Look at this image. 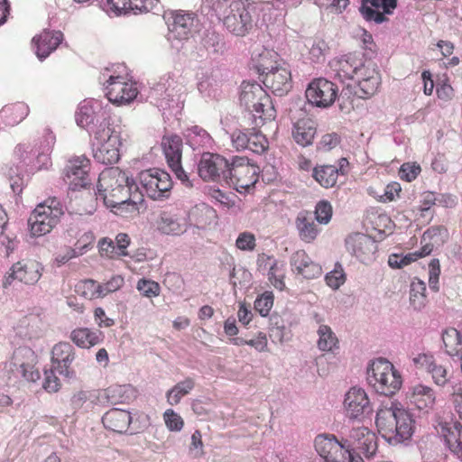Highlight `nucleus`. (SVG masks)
Returning <instances> with one entry per match:
<instances>
[{"label":"nucleus","instance_id":"1","mask_svg":"<svg viewBox=\"0 0 462 462\" xmlns=\"http://www.w3.org/2000/svg\"><path fill=\"white\" fill-rule=\"evenodd\" d=\"M97 189V198L107 208L116 209V214L138 213L143 201V194L134 180L117 167L106 169L99 174Z\"/></svg>","mask_w":462,"mask_h":462},{"label":"nucleus","instance_id":"2","mask_svg":"<svg viewBox=\"0 0 462 462\" xmlns=\"http://www.w3.org/2000/svg\"><path fill=\"white\" fill-rule=\"evenodd\" d=\"M414 420L410 411L392 405L378 410L375 424L382 436L391 444L408 440L414 432Z\"/></svg>","mask_w":462,"mask_h":462},{"label":"nucleus","instance_id":"3","mask_svg":"<svg viewBox=\"0 0 462 462\" xmlns=\"http://www.w3.org/2000/svg\"><path fill=\"white\" fill-rule=\"evenodd\" d=\"M240 105L249 111L256 126L276 117V110L271 97L256 81H243L239 95Z\"/></svg>","mask_w":462,"mask_h":462},{"label":"nucleus","instance_id":"4","mask_svg":"<svg viewBox=\"0 0 462 462\" xmlns=\"http://www.w3.org/2000/svg\"><path fill=\"white\" fill-rule=\"evenodd\" d=\"M224 5L228 7L227 14H223V23L227 31L236 36L244 37L247 35L254 27L252 13L255 6L249 0H233L218 3L214 7L217 14H221Z\"/></svg>","mask_w":462,"mask_h":462},{"label":"nucleus","instance_id":"5","mask_svg":"<svg viewBox=\"0 0 462 462\" xmlns=\"http://www.w3.org/2000/svg\"><path fill=\"white\" fill-rule=\"evenodd\" d=\"M91 141L95 160L103 164H113L118 162L120 140L116 132L110 127L106 120H103L92 131Z\"/></svg>","mask_w":462,"mask_h":462},{"label":"nucleus","instance_id":"6","mask_svg":"<svg viewBox=\"0 0 462 462\" xmlns=\"http://www.w3.org/2000/svg\"><path fill=\"white\" fill-rule=\"evenodd\" d=\"M368 381L376 393L392 396L402 385V377L394 365L385 358L373 361L368 371Z\"/></svg>","mask_w":462,"mask_h":462},{"label":"nucleus","instance_id":"7","mask_svg":"<svg viewBox=\"0 0 462 462\" xmlns=\"http://www.w3.org/2000/svg\"><path fill=\"white\" fill-rule=\"evenodd\" d=\"M63 214L60 201L55 197L48 198L36 206L28 219L31 234L33 236H42L50 233Z\"/></svg>","mask_w":462,"mask_h":462},{"label":"nucleus","instance_id":"8","mask_svg":"<svg viewBox=\"0 0 462 462\" xmlns=\"http://www.w3.org/2000/svg\"><path fill=\"white\" fill-rule=\"evenodd\" d=\"M36 364L37 356L32 349L27 346L18 347L14 351L11 360L5 364L8 378L14 381L36 382L40 379Z\"/></svg>","mask_w":462,"mask_h":462},{"label":"nucleus","instance_id":"9","mask_svg":"<svg viewBox=\"0 0 462 462\" xmlns=\"http://www.w3.org/2000/svg\"><path fill=\"white\" fill-rule=\"evenodd\" d=\"M259 167L245 157H235L228 165L226 180L240 193L248 191L257 182Z\"/></svg>","mask_w":462,"mask_h":462},{"label":"nucleus","instance_id":"10","mask_svg":"<svg viewBox=\"0 0 462 462\" xmlns=\"http://www.w3.org/2000/svg\"><path fill=\"white\" fill-rule=\"evenodd\" d=\"M314 446L325 462H365L360 456L352 453L331 434L318 435Z\"/></svg>","mask_w":462,"mask_h":462},{"label":"nucleus","instance_id":"11","mask_svg":"<svg viewBox=\"0 0 462 462\" xmlns=\"http://www.w3.org/2000/svg\"><path fill=\"white\" fill-rule=\"evenodd\" d=\"M139 181L152 199H163L171 194L172 180L165 171L155 168L143 171L139 174Z\"/></svg>","mask_w":462,"mask_h":462},{"label":"nucleus","instance_id":"12","mask_svg":"<svg viewBox=\"0 0 462 462\" xmlns=\"http://www.w3.org/2000/svg\"><path fill=\"white\" fill-rule=\"evenodd\" d=\"M338 93L337 86L327 79H314L308 86L305 95L308 101L317 107L331 106Z\"/></svg>","mask_w":462,"mask_h":462},{"label":"nucleus","instance_id":"13","mask_svg":"<svg viewBox=\"0 0 462 462\" xmlns=\"http://www.w3.org/2000/svg\"><path fill=\"white\" fill-rule=\"evenodd\" d=\"M447 236L448 230L443 226H431L428 228L420 238V249L400 256L402 268L420 258L430 254L435 246H439L444 244Z\"/></svg>","mask_w":462,"mask_h":462},{"label":"nucleus","instance_id":"14","mask_svg":"<svg viewBox=\"0 0 462 462\" xmlns=\"http://www.w3.org/2000/svg\"><path fill=\"white\" fill-rule=\"evenodd\" d=\"M42 271L43 268L38 261L23 259L13 264L4 277L3 285L6 288L14 280L28 285L35 284L42 277Z\"/></svg>","mask_w":462,"mask_h":462},{"label":"nucleus","instance_id":"15","mask_svg":"<svg viewBox=\"0 0 462 462\" xmlns=\"http://www.w3.org/2000/svg\"><path fill=\"white\" fill-rule=\"evenodd\" d=\"M346 251L361 263L368 264L376 259L377 242L362 233L349 235L345 241Z\"/></svg>","mask_w":462,"mask_h":462},{"label":"nucleus","instance_id":"16","mask_svg":"<svg viewBox=\"0 0 462 462\" xmlns=\"http://www.w3.org/2000/svg\"><path fill=\"white\" fill-rule=\"evenodd\" d=\"M364 55L359 52H349L330 62V67L342 82L354 80L367 66Z\"/></svg>","mask_w":462,"mask_h":462},{"label":"nucleus","instance_id":"17","mask_svg":"<svg viewBox=\"0 0 462 462\" xmlns=\"http://www.w3.org/2000/svg\"><path fill=\"white\" fill-rule=\"evenodd\" d=\"M106 88L108 100L116 105L129 104L138 95L135 83L123 76H110Z\"/></svg>","mask_w":462,"mask_h":462},{"label":"nucleus","instance_id":"18","mask_svg":"<svg viewBox=\"0 0 462 462\" xmlns=\"http://www.w3.org/2000/svg\"><path fill=\"white\" fill-rule=\"evenodd\" d=\"M90 161L84 155L72 157L65 167L64 180L69 189L77 190L90 184Z\"/></svg>","mask_w":462,"mask_h":462},{"label":"nucleus","instance_id":"19","mask_svg":"<svg viewBox=\"0 0 462 462\" xmlns=\"http://www.w3.org/2000/svg\"><path fill=\"white\" fill-rule=\"evenodd\" d=\"M343 407L346 416L350 420H362L372 411L367 393L363 388L351 387L345 394Z\"/></svg>","mask_w":462,"mask_h":462},{"label":"nucleus","instance_id":"20","mask_svg":"<svg viewBox=\"0 0 462 462\" xmlns=\"http://www.w3.org/2000/svg\"><path fill=\"white\" fill-rule=\"evenodd\" d=\"M405 399L413 409L423 414H429L435 407L437 394L432 387L418 383L408 388Z\"/></svg>","mask_w":462,"mask_h":462},{"label":"nucleus","instance_id":"21","mask_svg":"<svg viewBox=\"0 0 462 462\" xmlns=\"http://www.w3.org/2000/svg\"><path fill=\"white\" fill-rule=\"evenodd\" d=\"M182 139L176 134L164 136L162 141V147L165 155L168 166L181 181L188 180V175L181 166Z\"/></svg>","mask_w":462,"mask_h":462},{"label":"nucleus","instance_id":"22","mask_svg":"<svg viewBox=\"0 0 462 462\" xmlns=\"http://www.w3.org/2000/svg\"><path fill=\"white\" fill-rule=\"evenodd\" d=\"M229 162L223 156L204 152L198 164V172L204 180H217L221 177L226 180Z\"/></svg>","mask_w":462,"mask_h":462},{"label":"nucleus","instance_id":"23","mask_svg":"<svg viewBox=\"0 0 462 462\" xmlns=\"http://www.w3.org/2000/svg\"><path fill=\"white\" fill-rule=\"evenodd\" d=\"M93 396L99 405L129 403L136 398V390L131 384H113L106 389L96 390Z\"/></svg>","mask_w":462,"mask_h":462},{"label":"nucleus","instance_id":"24","mask_svg":"<svg viewBox=\"0 0 462 462\" xmlns=\"http://www.w3.org/2000/svg\"><path fill=\"white\" fill-rule=\"evenodd\" d=\"M196 14L181 10L171 12L167 18L170 36L176 40H187L194 27Z\"/></svg>","mask_w":462,"mask_h":462},{"label":"nucleus","instance_id":"25","mask_svg":"<svg viewBox=\"0 0 462 462\" xmlns=\"http://www.w3.org/2000/svg\"><path fill=\"white\" fill-rule=\"evenodd\" d=\"M131 413L123 409L113 408L107 411L102 417L104 427L116 433L124 434L130 430L131 434L139 432V429L131 428L132 424Z\"/></svg>","mask_w":462,"mask_h":462},{"label":"nucleus","instance_id":"26","mask_svg":"<svg viewBox=\"0 0 462 462\" xmlns=\"http://www.w3.org/2000/svg\"><path fill=\"white\" fill-rule=\"evenodd\" d=\"M354 81L357 84L356 94L359 97L365 99L377 92L381 85V77L375 66L368 62Z\"/></svg>","mask_w":462,"mask_h":462},{"label":"nucleus","instance_id":"27","mask_svg":"<svg viewBox=\"0 0 462 462\" xmlns=\"http://www.w3.org/2000/svg\"><path fill=\"white\" fill-rule=\"evenodd\" d=\"M349 442L359 449L366 457L375 454L378 445L375 433L366 427L353 428L348 435Z\"/></svg>","mask_w":462,"mask_h":462},{"label":"nucleus","instance_id":"28","mask_svg":"<svg viewBox=\"0 0 462 462\" xmlns=\"http://www.w3.org/2000/svg\"><path fill=\"white\" fill-rule=\"evenodd\" d=\"M62 41L61 32L44 30L32 38V44L37 57L42 60L54 51Z\"/></svg>","mask_w":462,"mask_h":462},{"label":"nucleus","instance_id":"29","mask_svg":"<svg viewBox=\"0 0 462 462\" xmlns=\"http://www.w3.org/2000/svg\"><path fill=\"white\" fill-rule=\"evenodd\" d=\"M263 84L274 94L283 96L291 88V70L283 62L272 71L266 72L263 79Z\"/></svg>","mask_w":462,"mask_h":462},{"label":"nucleus","instance_id":"30","mask_svg":"<svg viewBox=\"0 0 462 462\" xmlns=\"http://www.w3.org/2000/svg\"><path fill=\"white\" fill-rule=\"evenodd\" d=\"M397 0H363L360 12L367 21L381 23L386 20L385 14L396 7Z\"/></svg>","mask_w":462,"mask_h":462},{"label":"nucleus","instance_id":"31","mask_svg":"<svg viewBox=\"0 0 462 462\" xmlns=\"http://www.w3.org/2000/svg\"><path fill=\"white\" fill-rule=\"evenodd\" d=\"M439 434L448 449L462 459V426L459 423H439Z\"/></svg>","mask_w":462,"mask_h":462},{"label":"nucleus","instance_id":"32","mask_svg":"<svg viewBox=\"0 0 462 462\" xmlns=\"http://www.w3.org/2000/svg\"><path fill=\"white\" fill-rule=\"evenodd\" d=\"M291 264L298 274L306 279L318 278L322 273L321 266L314 263L303 250H299L292 254Z\"/></svg>","mask_w":462,"mask_h":462},{"label":"nucleus","instance_id":"33","mask_svg":"<svg viewBox=\"0 0 462 462\" xmlns=\"http://www.w3.org/2000/svg\"><path fill=\"white\" fill-rule=\"evenodd\" d=\"M295 226L300 239L308 244L314 242L321 231L309 211H301L297 215Z\"/></svg>","mask_w":462,"mask_h":462},{"label":"nucleus","instance_id":"34","mask_svg":"<svg viewBox=\"0 0 462 462\" xmlns=\"http://www.w3.org/2000/svg\"><path fill=\"white\" fill-rule=\"evenodd\" d=\"M257 263L259 268L269 269V281L278 290L282 291L284 283V265L280 263L273 256L261 254L258 257Z\"/></svg>","mask_w":462,"mask_h":462},{"label":"nucleus","instance_id":"35","mask_svg":"<svg viewBox=\"0 0 462 462\" xmlns=\"http://www.w3.org/2000/svg\"><path fill=\"white\" fill-rule=\"evenodd\" d=\"M75 358L73 346L68 342H60L56 344L51 351V361L57 364L56 369L60 374H69V368Z\"/></svg>","mask_w":462,"mask_h":462},{"label":"nucleus","instance_id":"36","mask_svg":"<svg viewBox=\"0 0 462 462\" xmlns=\"http://www.w3.org/2000/svg\"><path fill=\"white\" fill-rule=\"evenodd\" d=\"M67 236L69 237V242L75 238L73 243L71 257L82 255L93 247L95 236L91 231H82L78 227L71 226L67 230Z\"/></svg>","mask_w":462,"mask_h":462},{"label":"nucleus","instance_id":"37","mask_svg":"<svg viewBox=\"0 0 462 462\" xmlns=\"http://www.w3.org/2000/svg\"><path fill=\"white\" fill-rule=\"evenodd\" d=\"M69 338L80 348H90L100 344L104 339L103 332L88 328H77L70 333Z\"/></svg>","mask_w":462,"mask_h":462},{"label":"nucleus","instance_id":"38","mask_svg":"<svg viewBox=\"0 0 462 462\" xmlns=\"http://www.w3.org/2000/svg\"><path fill=\"white\" fill-rule=\"evenodd\" d=\"M157 2L158 0H107L106 5L109 11L118 14L130 10L149 12Z\"/></svg>","mask_w":462,"mask_h":462},{"label":"nucleus","instance_id":"39","mask_svg":"<svg viewBox=\"0 0 462 462\" xmlns=\"http://www.w3.org/2000/svg\"><path fill=\"white\" fill-rule=\"evenodd\" d=\"M253 61L261 75H265L283 63L276 51L265 48L253 55Z\"/></svg>","mask_w":462,"mask_h":462},{"label":"nucleus","instance_id":"40","mask_svg":"<svg viewBox=\"0 0 462 462\" xmlns=\"http://www.w3.org/2000/svg\"><path fill=\"white\" fill-rule=\"evenodd\" d=\"M157 228L165 235L180 236L187 230V225L184 219L164 211L157 220Z\"/></svg>","mask_w":462,"mask_h":462},{"label":"nucleus","instance_id":"41","mask_svg":"<svg viewBox=\"0 0 462 462\" xmlns=\"http://www.w3.org/2000/svg\"><path fill=\"white\" fill-rule=\"evenodd\" d=\"M443 349L452 358L462 360V334L454 328L442 332Z\"/></svg>","mask_w":462,"mask_h":462},{"label":"nucleus","instance_id":"42","mask_svg":"<svg viewBox=\"0 0 462 462\" xmlns=\"http://www.w3.org/2000/svg\"><path fill=\"white\" fill-rule=\"evenodd\" d=\"M315 134V123L310 118L299 119L293 125V139L303 147L312 143Z\"/></svg>","mask_w":462,"mask_h":462},{"label":"nucleus","instance_id":"43","mask_svg":"<svg viewBox=\"0 0 462 462\" xmlns=\"http://www.w3.org/2000/svg\"><path fill=\"white\" fill-rule=\"evenodd\" d=\"M29 114V107L23 102L5 105L1 110V116L11 126L21 123Z\"/></svg>","mask_w":462,"mask_h":462},{"label":"nucleus","instance_id":"44","mask_svg":"<svg viewBox=\"0 0 462 462\" xmlns=\"http://www.w3.org/2000/svg\"><path fill=\"white\" fill-rule=\"evenodd\" d=\"M339 176L338 169L334 165H320L313 169L312 177L323 188L334 187Z\"/></svg>","mask_w":462,"mask_h":462},{"label":"nucleus","instance_id":"45","mask_svg":"<svg viewBox=\"0 0 462 462\" xmlns=\"http://www.w3.org/2000/svg\"><path fill=\"white\" fill-rule=\"evenodd\" d=\"M195 387V381L191 377H187L183 381L176 383L166 393L167 402L174 406L180 403V400L188 395Z\"/></svg>","mask_w":462,"mask_h":462},{"label":"nucleus","instance_id":"46","mask_svg":"<svg viewBox=\"0 0 462 462\" xmlns=\"http://www.w3.org/2000/svg\"><path fill=\"white\" fill-rule=\"evenodd\" d=\"M426 283L414 278L410 286V302L415 310L422 309L427 303Z\"/></svg>","mask_w":462,"mask_h":462},{"label":"nucleus","instance_id":"47","mask_svg":"<svg viewBox=\"0 0 462 462\" xmlns=\"http://www.w3.org/2000/svg\"><path fill=\"white\" fill-rule=\"evenodd\" d=\"M76 291L88 300L104 298L101 283L91 279L80 281L76 286Z\"/></svg>","mask_w":462,"mask_h":462},{"label":"nucleus","instance_id":"48","mask_svg":"<svg viewBox=\"0 0 462 462\" xmlns=\"http://www.w3.org/2000/svg\"><path fill=\"white\" fill-rule=\"evenodd\" d=\"M318 347L321 351H333L337 347L338 339L332 329L327 325H320L318 329Z\"/></svg>","mask_w":462,"mask_h":462},{"label":"nucleus","instance_id":"49","mask_svg":"<svg viewBox=\"0 0 462 462\" xmlns=\"http://www.w3.org/2000/svg\"><path fill=\"white\" fill-rule=\"evenodd\" d=\"M260 126H254L250 130L249 142L247 149L255 153H263L269 147V142L264 134H263L257 128Z\"/></svg>","mask_w":462,"mask_h":462},{"label":"nucleus","instance_id":"50","mask_svg":"<svg viewBox=\"0 0 462 462\" xmlns=\"http://www.w3.org/2000/svg\"><path fill=\"white\" fill-rule=\"evenodd\" d=\"M435 46L441 54V60L446 58L448 59V61L445 63L447 68L456 67L460 63V60L457 56H453L449 59L455 51V45L453 42L450 41L439 40Z\"/></svg>","mask_w":462,"mask_h":462},{"label":"nucleus","instance_id":"51","mask_svg":"<svg viewBox=\"0 0 462 462\" xmlns=\"http://www.w3.org/2000/svg\"><path fill=\"white\" fill-rule=\"evenodd\" d=\"M315 219L319 225H328L333 215V208L328 200H320L315 207Z\"/></svg>","mask_w":462,"mask_h":462},{"label":"nucleus","instance_id":"52","mask_svg":"<svg viewBox=\"0 0 462 462\" xmlns=\"http://www.w3.org/2000/svg\"><path fill=\"white\" fill-rule=\"evenodd\" d=\"M328 286L333 290L338 289L346 282V273L340 263H336L335 268L325 276Z\"/></svg>","mask_w":462,"mask_h":462},{"label":"nucleus","instance_id":"53","mask_svg":"<svg viewBox=\"0 0 462 462\" xmlns=\"http://www.w3.org/2000/svg\"><path fill=\"white\" fill-rule=\"evenodd\" d=\"M136 288L146 298L157 297L161 292V287L158 282L144 278L138 281Z\"/></svg>","mask_w":462,"mask_h":462},{"label":"nucleus","instance_id":"54","mask_svg":"<svg viewBox=\"0 0 462 462\" xmlns=\"http://www.w3.org/2000/svg\"><path fill=\"white\" fill-rule=\"evenodd\" d=\"M273 294L271 291H265L258 296L254 301V310L263 317L268 316L273 306Z\"/></svg>","mask_w":462,"mask_h":462},{"label":"nucleus","instance_id":"55","mask_svg":"<svg viewBox=\"0 0 462 462\" xmlns=\"http://www.w3.org/2000/svg\"><path fill=\"white\" fill-rule=\"evenodd\" d=\"M163 420L167 429L171 431H180L184 426V420L181 416L172 409H167L164 411Z\"/></svg>","mask_w":462,"mask_h":462},{"label":"nucleus","instance_id":"56","mask_svg":"<svg viewBox=\"0 0 462 462\" xmlns=\"http://www.w3.org/2000/svg\"><path fill=\"white\" fill-rule=\"evenodd\" d=\"M98 250L101 256L107 257L110 259H116L122 257L119 254V251L116 248L115 242L108 237H104L98 242Z\"/></svg>","mask_w":462,"mask_h":462},{"label":"nucleus","instance_id":"57","mask_svg":"<svg viewBox=\"0 0 462 462\" xmlns=\"http://www.w3.org/2000/svg\"><path fill=\"white\" fill-rule=\"evenodd\" d=\"M421 168L416 162H405L399 170V177L407 182L414 180L420 173Z\"/></svg>","mask_w":462,"mask_h":462},{"label":"nucleus","instance_id":"58","mask_svg":"<svg viewBox=\"0 0 462 462\" xmlns=\"http://www.w3.org/2000/svg\"><path fill=\"white\" fill-rule=\"evenodd\" d=\"M236 246L242 251H253L256 246L255 236L251 232H242L236 240Z\"/></svg>","mask_w":462,"mask_h":462},{"label":"nucleus","instance_id":"59","mask_svg":"<svg viewBox=\"0 0 462 462\" xmlns=\"http://www.w3.org/2000/svg\"><path fill=\"white\" fill-rule=\"evenodd\" d=\"M429 374H431L433 382L439 386H444L448 382V370L442 365L434 362Z\"/></svg>","mask_w":462,"mask_h":462},{"label":"nucleus","instance_id":"60","mask_svg":"<svg viewBox=\"0 0 462 462\" xmlns=\"http://www.w3.org/2000/svg\"><path fill=\"white\" fill-rule=\"evenodd\" d=\"M42 386L48 393H56L60 390V381L52 369L44 372Z\"/></svg>","mask_w":462,"mask_h":462},{"label":"nucleus","instance_id":"61","mask_svg":"<svg viewBox=\"0 0 462 462\" xmlns=\"http://www.w3.org/2000/svg\"><path fill=\"white\" fill-rule=\"evenodd\" d=\"M440 274V264L438 259H432L429 264V284L433 291H439V278Z\"/></svg>","mask_w":462,"mask_h":462},{"label":"nucleus","instance_id":"62","mask_svg":"<svg viewBox=\"0 0 462 462\" xmlns=\"http://www.w3.org/2000/svg\"><path fill=\"white\" fill-rule=\"evenodd\" d=\"M435 358L430 354H419L417 356L412 358V362L415 367L419 370H425L426 372H430L432 367Z\"/></svg>","mask_w":462,"mask_h":462},{"label":"nucleus","instance_id":"63","mask_svg":"<svg viewBox=\"0 0 462 462\" xmlns=\"http://www.w3.org/2000/svg\"><path fill=\"white\" fill-rule=\"evenodd\" d=\"M250 130H236L232 134V142L237 150H245L248 147Z\"/></svg>","mask_w":462,"mask_h":462},{"label":"nucleus","instance_id":"64","mask_svg":"<svg viewBox=\"0 0 462 462\" xmlns=\"http://www.w3.org/2000/svg\"><path fill=\"white\" fill-rule=\"evenodd\" d=\"M125 279L121 275H114L106 282L101 283L102 293H104V297L111 292L118 291L121 287H123Z\"/></svg>","mask_w":462,"mask_h":462}]
</instances>
